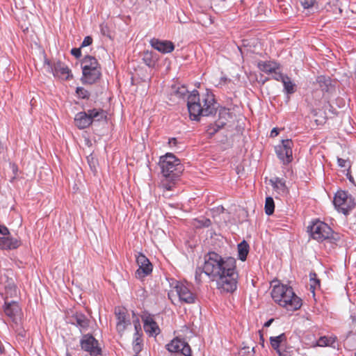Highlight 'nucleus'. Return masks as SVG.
Masks as SVG:
<instances>
[{"instance_id":"nucleus-1","label":"nucleus","mask_w":356,"mask_h":356,"mask_svg":"<svg viewBox=\"0 0 356 356\" xmlns=\"http://www.w3.org/2000/svg\"><path fill=\"white\" fill-rule=\"evenodd\" d=\"M204 273L216 282L220 293H233L237 289L238 274L236 261L233 257H222L215 252L204 255Z\"/></svg>"},{"instance_id":"nucleus-2","label":"nucleus","mask_w":356,"mask_h":356,"mask_svg":"<svg viewBox=\"0 0 356 356\" xmlns=\"http://www.w3.org/2000/svg\"><path fill=\"white\" fill-rule=\"evenodd\" d=\"M159 165L162 174L159 188L163 190V192L172 191L184 170V165L181 161L172 153H167L161 156Z\"/></svg>"},{"instance_id":"nucleus-3","label":"nucleus","mask_w":356,"mask_h":356,"mask_svg":"<svg viewBox=\"0 0 356 356\" xmlns=\"http://www.w3.org/2000/svg\"><path fill=\"white\" fill-rule=\"evenodd\" d=\"M216 104L213 94L209 92L200 95L198 91L194 90L188 95L187 106L190 118L193 120H198L200 116L215 114L217 110Z\"/></svg>"},{"instance_id":"nucleus-4","label":"nucleus","mask_w":356,"mask_h":356,"mask_svg":"<svg viewBox=\"0 0 356 356\" xmlns=\"http://www.w3.org/2000/svg\"><path fill=\"white\" fill-rule=\"evenodd\" d=\"M273 300L288 311H296L302 306V300L296 295L292 287L285 284L275 285L271 291Z\"/></svg>"},{"instance_id":"nucleus-5","label":"nucleus","mask_w":356,"mask_h":356,"mask_svg":"<svg viewBox=\"0 0 356 356\" xmlns=\"http://www.w3.org/2000/svg\"><path fill=\"white\" fill-rule=\"evenodd\" d=\"M81 81L83 84H93L102 76L101 65L94 56H86L81 60Z\"/></svg>"},{"instance_id":"nucleus-6","label":"nucleus","mask_w":356,"mask_h":356,"mask_svg":"<svg viewBox=\"0 0 356 356\" xmlns=\"http://www.w3.org/2000/svg\"><path fill=\"white\" fill-rule=\"evenodd\" d=\"M308 232L312 238L318 242H323L325 240L338 241L339 236L334 233L332 229L325 222L315 220L307 227Z\"/></svg>"},{"instance_id":"nucleus-7","label":"nucleus","mask_w":356,"mask_h":356,"mask_svg":"<svg viewBox=\"0 0 356 356\" xmlns=\"http://www.w3.org/2000/svg\"><path fill=\"white\" fill-rule=\"evenodd\" d=\"M335 208L339 212L348 215L355 207V199L345 191H338L333 200Z\"/></svg>"},{"instance_id":"nucleus-8","label":"nucleus","mask_w":356,"mask_h":356,"mask_svg":"<svg viewBox=\"0 0 356 356\" xmlns=\"http://www.w3.org/2000/svg\"><path fill=\"white\" fill-rule=\"evenodd\" d=\"M81 349L90 354V356H101L102 348L99 341L91 334H84L80 339Z\"/></svg>"},{"instance_id":"nucleus-9","label":"nucleus","mask_w":356,"mask_h":356,"mask_svg":"<svg viewBox=\"0 0 356 356\" xmlns=\"http://www.w3.org/2000/svg\"><path fill=\"white\" fill-rule=\"evenodd\" d=\"M44 64L48 66L49 71L51 72L55 77L64 80H68L72 78L71 70L64 63L60 60L51 62L46 60Z\"/></svg>"},{"instance_id":"nucleus-10","label":"nucleus","mask_w":356,"mask_h":356,"mask_svg":"<svg viewBox=\"0 0 356 356\" xmlns=\"http://www.w3.org/2000/svg\"><path fill=\"white\" fill-rule=\"evenodd\" d=\"M293 143L290 139L282 140L281 143L275 146V152L283 164H289L293 160L292 148Z\"/></svg>"},{"instance_id":"nucleus-11","label":"nucleus","mask_w":356,"mask_h":356,"mask_svg":"<svg viewBox=\"0 0 356 356\" xmlns=\"http://www.w3.org/2000/svg\"><path fill=\"white\" fill-rule=\"evenodd\" d=\"M166 349L174 353L183 356H191L192 350L189 344L182 339L174 338L170 343L166 344Z\"/></svg>"},{"instance_id":"nucleus-12","label":"nucleus","mask_w":356,"mask_h":356,"mask_svg":"<svg viewBox=\"0 0 356 356\" xmlns=\"http://www.w3.org/2000/svg\"><path fill=\"white\" fill-rule=\"evenodd\" d=\"M174 289L180 302L187 304H193L195 302L196 296L191 291L188 283L177 282Z\"/></svg>"},{"instance_id":"nucleus-13","label":"nucleus","mask_w":356,"mask_h":356,"mask_svg":"<svg viewBox=\"0 0 356 356\" xmlns=\"http://www.w3.org/2000/svg\"><path fill=\"white\" fill-rule=\"evenodd\" d=\"M69 323L76 326L81 333L89 331L91 325V321L83 313L76 312L69 317Z\"/></svg>"},{"instance_id":"nucleus-14","label":"nucleus","mask_w":356,"mask_h":356,"mask_svg":"<svg viewBox=\"0 0 356 356\" xmlns=\"http://www.w3.org/2000/svg\"><path fill=\"white\" fill-rule=\"evenodd\" d=\"M136 263L138 266V269L136 272V276L138 278L142 279L152 272L151 262L143 253H138L136 257Z\"/></svg>"},{"instance_id":"nucleus-15","label":"nucleus","mask_w":356,"mask_h":356,"mask_svg":"<svg viewBox=\"0 0 356 356\" xmlns=\"http://www.w3.org/2000/svg\"><path fill=\"white\" fill-rule=\"evenodd\" d=\"M229 118H231V113L228 109L225 108L220 109L218 120L214 124L209 127V131L210 134H213L220 129L222 128L227 124Z\"/></svg>"},{"instance_id":"nucleus-16","label":"nucleus","mask_w":356,"mask_h":356,"mask_svg":"<svg viewBox=\"0 0 356 356\" xmlns=\"http://www.w3.org/2000/svg\"><path fill=\"white\" fill-rule=\"evenodd\" d=\"M149 42L154 49L162 54H168L175 49L173 42L169 40H160L157 38H152Z\"/></svg>"},{"instance_id":"nucleus-17","label":"nucleus","mask_w":356,"mask_h":356,"mask_svg":"<svg viewBox=\"0 0 356 356\" xmlns=\"http://www.w3.org/2000/svg\"><path fill=\"white\" fill-rule=\"evenodd\" d=\"M115 314L117 319L116 329L118 333L122 334L127 326L130 324V321L127 318L124 309L118 308L115 309Z\"/></svg>"},{"instance_id":"nucleus-18","label":"nucleus","mask_w":356,"mask_h":356,"mask_svg":"<svg viewBox=\"0 0 356 356\" xmlns=\"http://www.w3.org/2000/svg\"><path fill=\"white\" fill-rule=\"evenodd\" d=\"M143 327L145 332L149 337H156L160 333V328L157 323L150 315L147 316L143 319Z\"/></svg>"},{"instance_id":"nucleus-19","label":"nucleus","mask_w":356,"mask_h":356,"mask_svg":"<svg viewBox=\"0 0 356 356\" xmlns=\"http://www.w3.org/2000/svg\"><path fill=\"white\" fill-rule=\"evenodd\" d=\"M74 123L79 129L88 127L92 124L89 111H83L76 113L74 118Z\"/></svg>"},{"instance_id":"nucleus-20","label":"nucleus","mask_w":356,"mask_h":356,"mask_svg":"<svg viewBox=\"0 0 356 356\" xmlns=\"http://www.w3.org/2000/svg\"><path fill=\"white\" fill-rule=\"evenodd\" d=\"M257 67L260 71L266 74H271L273 72H275L276 70H278L280 65L279 63L273 60H260L257 63Z\"/></svg>"},{"instance_id":"nucleus-21","label":"nucleus","mask_w":356,"mask_h":356,"mask_svg":"<svg viewBox=\"0 0 356 356\" xmlns=\"http://www.w3.org/2000/svg\"><path fill=\"white\" fill-rule=\"evenodd\" d=\"M21 245V241L13 237H0V249L1 250H11L16 249Z\"/></svg>"},{"instance_id":"nucleus-22","label":"nucleus","mask_w":356,"mask_h":356,"mask_svg":"<svg viewBox=\"0 0 356 356\" xmlns=\"http://www.w3.org/2000/svg\"><path fill=\"white\" fill-rule=\"evenodd\" d=\"M19 310V307L16 302L5 303L4 312L6 316L12 318L13 321L15 320Z\"/></svg>"},{"instance_id":"nucleus-23","label":"nucleus","mask_w":356,"mask_h":356,"mask_svg":"<svg viewBox=\"0 0 356 356\" xmlns=\"http://www.w3.org/2000/svg\"><path fill=\"white\" fill-rule=\"evenodd\" d=\"M88 111L92 122L93 121L100 122L102 120H106L107 118L106 112L102 109L93 108L88 110Z\"/></svg>"},{"instance_id":"nucleus-24","label":"nucleus","mask_w":356,"mask_h":356,"mask_svg":"<svg viewBox=\"0 0 356 356\" xmlns=\"http://www.w3.org/2000/svg\"><path fill=\"white\" fill-rule=\"evenodd\" d=\"M316 83L323 92H329L332 88V80L330 77L325 76H318L316 78Z\"/></svg>"},{"instance_id":"nucleus-25","label":"nucleus","mask_w":356,"mask_h":356,"mask_svg":"<svg viewBox=\"0 0 356 356\" xmlns=\"http://www.w3.org/2000/svg\"><path fill=\"white\" fill-rule=\"evenodd\" d=\"M250 250L249 244L243 240L238 244V257L243 261H245Z\"/></svg>"},{"instance_id":"nucleus-26","label":"nucleus","mask_w":356,"mask_h":356,"mask_svg":"<svg viewBox=\"0 0 356 356\" xmlns=\"http://www.w3.org/2000/svg\"><path fill=\"white\" fill-rule=\"evenodd\" d=\"M286 339V335L282 333L277 337H271L270 342L271 346L277 351L280 348L284 346L283 342Z\"/></svg>"},{"instance_id":"nucleus-27","label":"nucleus","mask_w":356,"mask_h":356,"mask_svg":"<svg viewBox=\"0 0 356 356\" xmlns=\"http://www.w3.org/2000/svg\"><path fill=\"white\" fill-rule=\"evenodd\" d=\"M337 341V337L335 336H323L321 337L317 342L316 345L320 347H325V346H332L334 347V344L336 343Z\"/></svg>"},{"instance_id":"nucleus-28","label":"nucleus","mask_w":356,"mask_h":356,"mask_svg":"<svg viewBox=\"0 0 356 356\" xmlns=\"http://www.w3.org/2000/svg\"><path fill=\"white\" fill-rule=\"evenodd\" d=\"M193 225L197 229L209 227L211 225V221L209 218L200 217L199 218L194 219Z\"/></svg>"},{"instance_id":"nucleus-29","label":"nucleus","mask_w":356,"mask_h":356,"mask_svg":"<svg viewBox=\"0 0 356 356\" xmlns=\"http://www.w3.org/2000/svg\"><path fill=\"white\" fill-rule=\"evenodd\" d=\"M284 89L287 94H293L295 92V84L291 81V79L287 76L282 81Z\"/></svg>"},{"instance_id":"nucleus-30","label":"nucleus","mask_w":356,"mask_h":356,"mask_svg":"<svg viewBox=\"0 0 356 356\" xmlns=\"http://www.w3.org/2000/svg\"><path fill=\"white\" fill-rule=\"evenodd\" d=\"M275 209V204L271 197H267L265 202V212L270 216L273 213Z\"/></svg>"},{"instance_id":"nucleus-31","label":"nucleus","mask_w":356,"mask_h":356,"mask_svg":"<svg viewBox=\"0 0 356 356\" xmlns=\"http://www.w3.org/2000/svg\"><path fill=\"white\" fill-rule=\"evenodd\" d=\"M173 92L179 98L185 97L188 93V89L184 86H178Z\"/></svg>"},{"instance_id":"nucleus-32","label":"nucleus","mask_w":356,"mask_h":356,"mask_svg":"<svg viewBox=\"0 0 356 356\" xmlns=\"http://www.w3.org/2000/svg\"><path fill=\"white\" fill-rule=\"evenodd\" d=\"M76 93L81 99H88L90 97V92L83 87H77Z\"/></svg>"},{"instance_id":"nucleus-33","label":"nucleus","mask_w":356,"mask_h":356,"mask_svg":"<svg viewBox=\"0 0 356 356\" xmlns=\"http://www.w3.org/2000/svg\"><path fill=\"white\" fill-rule=\"evenodd\" d=\"M277 353L279 356H291L293 351L291 350V348L282 346L277 350Z\"/></svg>"},{"instance_id":"nucleus-34","label":"nucleus","mask_w":356,"mask_h":356,"mask_svg":"<svg viewBox=\"0 0 356 356\" xmlns=\"http://www.w3.org/2000/svg\"><path fill=\"white\" fill-rule=\"evenodd\" d=\"M204 273L203 267H197L195 270V280L197 284H200L202 282V275Z\"/></svg>"},{"instance_id":"nucleus-35","label":"nucleus","mask_w":356,"mask_h":356,"mask_svg":"<svg viewBox=\"0 0 356 356\" xmlns=\"http://www.w3.org/2000/svg\"><path fill=\"white\" fill-rule=\"evenodd\" d=\"M274 187L277 188V189L281 190L283 192L286 188V185H285V182L283 180H282V179H280L279 178H276L275 181L274 183Z\"/></svg>"},{"instance_id":"nucleus-36","label":"nucleus","mask_w":356,"mask_h":356,"mask_svg":"<svg viewBox=\"0 0 356 356\" xmlns=\"http://www.w3.org/2000/svg\"><path fill=\"white\" fill-rule=\"evenodd\" d=\"M300 4L305 9L312 8L316 3V0H299Z\"/></svg>"},{"instance_id":"nucleus-37","label":"nucleus","mask_w":356,"mask_h":356,"mask_svg":"<svg viewBox=\"0 0 356 356\" xmlns=\"http://www.w3.org/2000/svg\"><path fill=\"white\" fill-rule=\"evenodd\" d=\"M230 79H228L227 76H221L219 80H216L213 83L216 84V86L221 87L222 86H225L229 82H230Z\"/></svg>"},{"instance_id":"nucleus-38","label":"nucleus","mask_w":356,"mask_h":356,"mask_svg":"<svg viewBox=\"0 0 356 356\" xmlns=\"http://www.w3.org/2000/svg\"><path fill=\"white\" fill-rule=\"evenodd\" d=\"M180 142L177 140L176 138H171L168 140V145L170 147H177L178 149H182L183 146L180 147Z\"/></svg>"},{"instance_id":"nucleus-39","label":"nucleus","mask_w":356,"mask_h":356,"mask_svg":"<svg viewBox=\"0 0 356 356\" xmlns=\"http://www.w3.org/2000/svg\"><path fill=\"white\" fill-rule=\"evenodd\" d=\"M338 165L341 168H348V170L350 168V161L341 158L337 159Z\"/></svg>"},{"instance_id":"nucleus-40","label":"nucleus","mask_w":356,"mask_h":356,"mask_svg":"<svg viewBox=\"0 0 356 356\" xmlns=\"http://www.w3.org/2000/svg\"><path fill=\"white\" fill-rule=\"evenodd\" d=\"M132 344H143L142 333H139L138 331L135 332Z\"/></svg>"},{"instance_id":"nucleus-41","label":"nucleus","mask_w":356,"mask_h":356,"mask_svg":"<svg viewBox=\"0 0 356 356\" xmlns=\"http://www.w3.org/2000/svg\"><path fill=\"white\" fill-rule=\"evenodd\" d=\"M273 78L278 81H283L284 80V78L286 77V75L283 74L281 72H277V70L275 71V72H273Z\"/></svg>"},{"instance_id":"nucleus-42","label":"nucleus","mask_w":356,"mask_h":356,"mask_svg":"<svg viewBox=\"0 0 356 356\" xmlns=\"http://www.w3.org/2000/svg\"><path fill=\"white\" fill-rule=\"evenodd\" d=\"M92 38L90 36H86L84 38V39L81 43V47L89 46L92 44Z\"/></svg>"},{"instance_id":"nucleus-43","label":"nucleus","mask_w":356,"mask_h":356,"mask_svg":"<svg viewBox=\"0 0 356 356\" xmlns=\"http://www.w3.org/2000/svg\"><path fill=\"white\" fill-rule=\"evenodd\" d=\"M143 344H132L133 350L135 353V355H138L140 352L142 350Z\"/></svg>"},{"instance_id":"nucleus-44","label":"nucleus","mask_w":356,"mask_h":356,"mask_svg":"<svg viewBox=\"0 0 356 356\" xmlns=\"http://www.w3.org/2000/svg\"><path fill=\"white\" fill-rule=\"evenodd\" d=\"M71 54L75 56L76 58H79L81 56V48H73L71 50Z\"/></svg>"},{"instance_id":"nucleus-45","label":"nucleus","mask_w":356,"mask_h":356,"mask_svg":"<svg viewBox=\"0 0 356 356\" xmlns=\"http://www.w3.org/2000/svg\"><path fill=\"white\" fill-rule=\"evenodd\" d=\"M325 8L326 9L327 11H334L335 10H340L337 4L334 3L332 6H331L330 3H328L327 5L325 6Z\"/></svg>"},{"instance_id":"nucleus-46","label":"nucleus","mask_w":356,"mask_h":356,"mask_svg":"<svg viewBox=\"0 0 356 356\" xmlns=\"http://www.w3.org/2000/svg\"><path fill=\"white\" fill-rule=\"evenodd\" d=\"M0 234L3 236H7L10 234V232L6 226L0 225Z\"/></svg>"},{"instance_id":"nucleus-47","label":"nucleus","mask_w":356,"mask_h":356,"mask_svg":"<svg viewBox=\"0 0 356 356\" xmlns=\"http://www.w3.org/2000/svg\"><path fill=\"white\" fill-rule=\"evenodd\" d=\"M88 162L89 165H90V168L92 169V170L95 171L96 168H95L94 159L92 157H91V158L88 157Z\"/></svg>"},{"instance_id":"nucleus-48","label":"nucleus","mask_w":356,"mask_h":356,"mask_svg":"<svg viewBox=\"0 0 356 356\" xmlns=\"http://www.w3.org/2000/svg\"><path fill=\"white\" fill-rule=\"evenodd\" d=\"M346 177H347V178L348 179V180H349L351 183H353V184H355L354 178H353V177L352 176V175H351V173H350V169H349V170H348V172H347V173H346Z\"/></svg>"},{"instance_id":"nucleus-49","label":"nucleus","mask_w":356,"mask_h":356,"mask_svg":"<svg viewBox=\"0 0 356 356\" xmlns=\"http://www.w3.org/2000/svg\"><path fill=\"white\" fill-rule=\"evenodd\" d=\"M10 166H11V168H12V170H13V173L15 175H16L17 172V170H18L17 165L15 164V163H10Z\"/></svg>"},{"instance_id":"nucleus-50","label":"nucleus","mask_w":356,"mask_h":356,"mask_svg":"<svg viewBox=\"0 0 356 356\" xmlns=\"http://www.w3.org/2000/svg\"><path fill=\"white\" fill-rule=\"evenodd\" d=\"M279 131L276 128H273L270 132V136L274 137L278 135Z\"/></svg>"},{"instance_id":"nucleus-51","label":"nucleus","mask_w":356,"mask_h":356,"mask_svg":"<svg viewBox=\"0 0 356 356\" xmlns=\"http://www.w3.org/2000/svg\"><path fill=\"white\" fill-rule=\"evenodd\" d=\"M273 321V319H270L269 321H268L266 323H265L264 324V326L265 327H268L270 326V325L271 324V323Z\"/></svg>"},{"instance_id":"nucleus-52","label":"nucleus","mask_w":356,"mask_h":356,"mask_svg":"<svg viewBox=\"0 0 356 356\" xmlns=\"http://www.w3.org/2000/svg\"><path fill=\"white\" fill-rule=\"evenodd\" d=\"M135 330H136V332H137V331H138L139 333H140V325H137V324H135Z\"/></svg>"},{"instance_id":"nucleus-53","label":"nucleus","mask_w":356,"mask_h":356,"mask_svg":"<svg viewBox=\"0 0 356 356\" xmlns=\"http://www.w3.org/2000/svg\"><path fill=\"white\" fill-rule=\"evenodd\" d=\"M355 356H356V352H355Z\"/></svg>"}]
</instances>
